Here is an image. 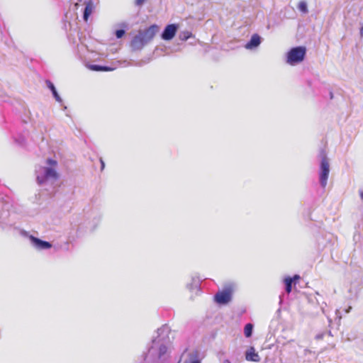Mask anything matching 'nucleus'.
I'll return each instance as SVG.
<instances>
[{"label": "nucleus", "mask_w": 363, "mask_h": 363, "mask_svg": "<svg viewBox=\"0 0 363 363\" xmlns=\"http://www.w3.org/2000/svg\"><path fill=\"white\" fill-rule=\"evenodd\" d=\"M170 331V328L167 324L157 329V335L152 340L146 354V359L153 362L165 363L168 359L166 339L169 338Z\"/></svg>", "instance_id": "f257e3e1"}, {"label": "nucleus", "mask_w": 363, "mask_h": 363, "mask_svg": "<svg viewBox=\"0 0 363 363\" xmlns=\"http://www.w3.org/2000/svg\"><path fill=\"white\" fill-rule=\"evenodd\" d=\"M36 180L39 185L53 183L58 179L57 172L52 167H40L35 170Z\"/></svg>", "instance_id": "f03ea898"}, {"label": "nucleus", "mask_w": 363, "mask_h": 363, "mask_svg": "<svg viewBox=\"0 0 363 363\" xmlns=\"http://www.w3.org/2000/svg\"><path fill=\"white\" fill-rule=\"evenodd\" d=\"M319 156L320 157V169H319V181L322 188H325L330 173V163L324 150L320 151Z\"/></svg>", "instance_id": "7ed1b4c3"}, {"label": "nucleus", "mask_w": 363, "mask_h": 363, "mask_svg": "<svg viewBox=\"0 0 363 363\" xmlns=\"http://www.w3.org/2000/svg\"><path fill=\"white\" fill-rule=\"evenodd\" d=\"M20 235L24 238H26L30 241V246L37 251H43L50 250L52 245L51 242L45 240H43L31 234L29 232L21 230Z\"/></svg>", "instance_id": "20e7f679"}, {"label": "nucleus", "mask_w": 363, "mask_h": 363, "mask_svg": "<svg viewBox=\"0 0 363 363\" xmlns=\"http://www.w3.org/2000/svg\"><path fill=\"white\" fill-rule=\"evenodd\" d=\"M306 55V48L303 46L292 48L286 54V62L290 65H297L303 61Z\"/></svg>", "instance_id": "39448f33"}, {"label": "nucleus", "mask_w": 363, "mask_h": 363, "mask_svg": "<svg viewBox=\"0 0 363 363\" xmlns=\"http://www.w3.org/2000/svg\"><path fill=\"white\" fill-rule=\"evenodd\" d=\"M102 218V213L99 209H92L88 214L86 223L87 230L92 232L99 225Z\"/></svg>", "instance_id": "423d86ee"}, {"label": "nucleus", "mask_w": 363, "mask_h": 363, "mask_svg": "<svg viewBox=\"0 0 363 363\" xmlns=\"http://www.w3.org/2000/svg\"><path fill=\"white\" fill-rule=\"evenodd\" d=\"M9 216V204L5 203L2 196H0V227L1 228L5 229L8 226H11L7 220Z\"/></svg>", "instance_id": "0eeeda50"}, {"label": "nucleus", "mask_w": 363, "mask_h": 363, "mask_svg": "<svg viewBox=\"0 0 363 363\" xmlns=\"http://www.w3.org/2000/svg\"><path fill=\"white\" fill-rule=\"evenodd\" d=\"M232 298V289L229 288H225L221 291H218L216 294L214 296L215 301L221 305H225L228 303Z\"/></svg>", "instance_id": "6e6552de"}, {"label": "nucleus", "mask_w": 363, "mask_h": 363, "mask_svg": "<svg viewBox=\"0 0 363 363\" xmlns=\"http://www.w3.org/2000/svg\"><path fill=\"white\" fill-rule=\"evenodd\" d=\"M159 30V28L157 25H152L150 27H148L147 29L144 30L139 31V34L141 35L143 40L146 42L147 44L150 43L153 38L155 37V34L157 33Z\"/></svg>", "instance_id": "1a4fd4ad"}, {"label": "nucleus", "mask_w": 363, "mask_h": 363, "mask_svg": "<svg viewBox=\"0 0 363 363\" xmlns=\"http://www.w3.org/2000/svg\"><path fill=\"white\" fill-rule=\"evenodd\" d=\"M177 30L178 26L177 24H168L164 28L161 34V38L164 40H170L175 36Z\"/></svg>", "instance_id": "9d476101"}, {"label": "nucleus", "mask_w": 363, "mask_h": 363, "mask_svg": "<svg viewBox=\"0 0 363 363\" xmlns=\"http://www.w3.org/2000/svg\"><path fill=\"white\" fill-rule=\"evenodd\" d=\"M145 45H147L146 42L139 33L134 36L130 42V47L134 51L140 50Z\"/></svg>", "instance_id": "9b49d317"}, {"label": "nucleus", "mask_w": 363, "mask_h": 363, "mask_svg": "<svg viewBox=\"0 0 363 363\" xmlns=\"http://www.w3.org/2000/svg\"><path fill=\"white\" fill-rule=\"evenodd\" d=\"M262 43V38L257 33L253 34L250 40L246 43L245 48L247 50H254L259 46Z\"/></svg>", "instance_id": "f8f14e48"}, {"label": "nucleus", "mask_w": 363, "mask_h": 363, "mask_svg": "<svg viewBox=\"0 0 363 363\" xmlns=\"http://www.w3.org/2000/svg\"><path fill=\"white\" fill-rule=\"evenodd\" d=\"M94 9L95 5L92 0H89L85 2V7L83 12V18L85 21H88Z\"/></svg>", "instance_id": "ddd939ff"}, {"label": "nucleus", "mask_w": 363, "mask_h": 363, "mask_svg": "<svg viewBox=\"0 0 363 363\" xmlns=\"http://www.w3.org/2000/svg\"><path fill=\"white\" fill-rule=\"evenodd\" d=\"M245 359L247 361L259 362L260 361V357L259 354L255 352V350L253 347H251L248 349L245 352Z\"/></svg>", "instance_id": "4468645a"}, {"label": "nucleus", "mask_w": 363, "mask_h": 363, "mask_svg": "<svg viewBox=\"0 0 363 363\" xmlns=\"http://www.w3.org/2000/svg\"><path fill=\"white\" fill-rule=\"evenodd\" d=\"M300 279V276L298 274H295L293 277H287L284 279L285 290L289 294L292 289V284L294 281L298 280Z\"/></svg>", "instance_id": "2eb2a0df"}, {"label": "nucleus", "mask_w": 363, "mask_h": 363, "mask_svg": "<svg viewBox=\"0 0 363 363\" xmlns=\"http://www.w3.org/2000/svg\"><path fill=\"white\" fill-rule=\"evenodd\" d=\"M45 84L47 85V87L52 92V94L53 97L55 98V99L59 103H62V99L60 97V96L59 95L54 84L50 80H48V79L45 81Z\"/></svg>", "instance_id": "dca6fc26"}, {"label": "nucleus", "mask_w": 363, "mask_h": 363, "mask_svg": "<svg viewBox=\"0 0 363 363\" xmlns=\"http://www.w3.org/2000/svg\"><path fill=\"white\" fill-rule=\"evenodd\" d=\"M201 283V279L196 276L192 277L191 282L187 284V288L191 290H196L199 291L200 290V285Z\"/></svg>", "instance_id": "f3484780"}, {"label": "nucleus", "mask_w": 363, "mask_h": 363, "mask_svg": "<svg viewBox=\"0 0 363 363\" xmlns=\"http://www.w3.org/2000/svg\"><path fill=\"white\" fill-rule=\"evenodd\" d=\"M85 66L89 69H90L91 71H96V72L113 70L112 68H111L108 66H102V65L91 64V63H86Z\"/></svg>", "instance_id": "a211bd4d"}, {"label": "nucleus", "mask_w": 363, "mask_h": 363, "mask_svg": "<svg viewBox=\"0 0 363 363\" xmlns=\"http://www.w3.org/2000/svg\"><path fill=\"white\" fill-rule=\"evenodd\" d=\"M183 363H201V362L198 357L197 352H193L189 354V358Z\"/></svg>", "instance_id": "6ab92c4d"}, {"label": "nucleus", "mask_w": 363, "mask_h": 363, "mask_svg": "<svg viewBox=\"0 0 363 363\" xmlns=\"http://www.w3.org/2000/svg\"><path fill=\"white\" fill-rule=\"evenodd\" d=\"M191 37H192V33L189 30H183L179 33V38L182 41H186Z\"/></svg>", "instance_id": "aec40b11"}, {"label": "nucleus", "mask_w": 363, "mask_h": 363, "mask_svg": "<svg viewBox=\"0 0 363 363\" xmlns=\"http://www.w3.org/2000/svg\"><path fill=\"white\" fill-rule=\"evenodd\" d=\"M253 332V325L252 323H247L244 328V334L246 337H250Z\"/></svg>", "instance_id": "412c9836"}, {"label": "nucleus", "mask_w": 363, "mask_h": 363, "mask_svg": "<svg viewBox=\"0 0 363 363\" xmlns=\"http://www.w3.org/2000/svg\"><path fill=\"white\" fill-rule=\"evenodd\" d=\"M298 9L301 12L303 13H306L308 11L307 3L305 1H301L298 3Z\"/></svg>", "instance_id": "4be33fe9"}, {"label": "nucleus", "mask_w": 363, "mask_h": 363, "mask_svg": "<svg viewBox=\"0 0 363 363\" xmlns=\"http://www.w3.org/2000/svg\"><path fill=\"white\" fill-rule=\"evenodd\" d=\"M125 33V29H118L115 31V35L116 38H121Z\"/></svg>", "instance_id": "5701e85b"}, {"label": "nucleus", "mask_w": 363, "mask_h": 363, "mask_svg": "<svg viewBox=\"0 0 363 363\" xmlns=\"http://www.w3.org/2000/svg\"><path fill=\"white\" fill-rule=\"evenodd\" d=\"M15 141L16 143H18L20 145H23L25 143V138L23 137H20L18 139H15Z\"/></svg>", "instance_id": "b1692460"}, {"label": "nucleus", "mask_w": 363, "mask_h": 363, "mask_svg": "<svg viewBox=\"0 0 363 363\" xmlns=\"http://www.w3.org/2000/svg\"><path fill=\"white\" fill-rule=\"evenodd\" d=\"M145 0H135V4L138 6H140L144 4Z\"/></svg>", "instance_id": "393cba45"}, {"label": "nucleus", "mask_w": 363, "mask_h": 363, "mask_svg": "<svg viewBox=\"0 0 363 363\" xmlns=\"http://www.w3.org/2000/svg\"><path fill=\"white\" fill-rule=\"evenodd\" d=\"M48 164H56V161L52 160V159H48L47 160Z\"/></svg>", "instance_id": "a878e982"}, {"label": "nucleus", "mask_w": 363, "mask_h": 363, "mask_svg": "<svg viewBox=\"0 0 363 363\" xmlns=\"http://www.w3.org/2000/svg\"><path fill=\"white\" fill-rule=\"evenodd\" d=\"M100 162H101V169H104V167H105L104 162L101 159L100 160Z\"/></svg>", "instance_id": "bb28decb"}, {"label": "nucleus", "mask_w": 363, "mask_h": 363, "mask_svg": "<svg viewBox=\"0 0 363 363\" xmlns=\"http://www.w3.org/2000/svg\"><path fill=\"white\" fill-rule=\"evenodd\" d=\"M351 310H352V307H351V306H349V307L347 308V309H346V310H345V312H346L347 313H350V312L351 311Z\"/></svg>", "instance_id": "cd10ccee"}, {"label": "nucleus", "mask_w": 363, "mask_h": 363, "mask_svg": "<svg viewBox=\"0 0 363 363\" xmlns=\"http://www.w3.org/2000/svg\"><path fill=\"white\" fill-rule=\"evenodd\" d=\"M121 26L122 27H123V28H127V26H128L127 23H121Z\"/></svg>", "instance_id": "c85d7f7f"}, {"label": "nucleus", "mask_w": 363, "mask_h": 363, "mask_svg": "<svg viewBox=\"0 0 363 363\" xmlns=\"http://www.w3.org/2000/svg\"><path fill=\"white\" fill-rule=\"evenodd\" d=\"M360 35L362 36L363 35V26L361 27L360 28Z\"/></svg>", "instance_id": "c756f323"}, {"label": "nucleus", "mask_w": 363, "mask_h": 363, "mask_svg": "<svg viewBox=\"0 0 363 363\" xmlns=\"http://www.w3.org/2000/svg\"><path fill=\"white\" fill-rule=\"evenodd\" d=\"M223 363H231V362L228 359H225Z\"/></svg>", "instance_id": "7c9ffc66"}, {"label": "nucleus", "mask_w": 363, "mask_h": 363, "mask_svg": "<svg viewBox=\"0 0 363 363\" xmlns=\"http://www.w3.org/2000/svg\"><path fill=\"white\" fill-rule=\"evenodd\" d=\"M360 197H361L362 200H363V191H362L360 192Z\"/></svg>", "instance_id": "2f4dec72"}, {"label": "nucleus", "mask_w": 363, "mask_h": 363, "mask_svg": "<svg viewBox=\"0 0 363 363\" xmlns=\"http://www.w3.org/2000/svg\"><path fill=\"white\" fill-rule=\"evenodd\" d=\"M330 99H333V94L332 92H330Z\"/></svg>", "instance_id": "473e14b6"}]
</instances>
